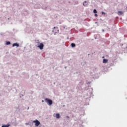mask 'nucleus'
Here are the masks:
<instances>
[{"label": "nucleus", "mask_w": 127, "mask_h": 127, "mask_svg": "<svg viewBox=\"0 0 127 127\" xmlns=\"http://www.w3.org/2000/svg\"><path fill=\"white\" fill-rule=\"evenodd\" d=\"M45 101L46 102V103H47V104H48V105H49V106H51V105L53 104V102L52 101V100L48 98H46Z\"/></svg>", "instance_id": "obj_1"}, {"label": "nucleus", "mask_w": 127, "mask_h": 127, "mask_svg": "<svg viewBox=\"0 0 127 127\" xmlns=\"http://www.w3.org/2000/svg\"><path fill=\"white\" fill-rule=\"evenodd\" d=\"M33 123H34L35 124V126L36 127H38V126L40 125V122L38 120H34L33 121Z\"/></svg>", "instance_id": "obj_2"}, {"label": "nucleus", "mask_w": 127, "mask_h": 127, "mask_svg": "<svg viewBox=\"0 0 127 127\" xmlns=\"http://www.w3.org/2000/svg\"><path fill=\"white\" fill-rule=\"evenodd\" d=\"M37 47L39 48L40 50H42V49H43V47H44V45L43 43H40L39 45H38Z\"/></svg>", "instance_id": "obj_3"}, {"label": "nucleus", "mask_w": 127, "mask_h": 127, "mask_svg": "<svg viewBox=\"0 0 127 127\" xmlns=\"http://www.w3.org/2000/svg\"><path fill=\"white\" fill-rule=\"evenodd\" d=\"M59 30H58V28L54 27L53 30V32H55V33H57Z\"/></svg>", "instance_id": "obj_4"}, {"label": "nucleus", "mask_w": 127, "mask_h": 127, "mask_svg": "<svg viewBox=\"0 0 127 127\" xmlns=\"http://www.w3.org/2000/svg\"><path fill=\"white\" fill-rule=\"evenodd\" d=\"M14 46H16L17 47H18L19 46V44L17 43H14L12 44V47H14Z\"/></svg>", "instance_id": "obj_5"}, {"label": "nucleus", "mask_w": 127, "mask_h": 127, "mask_svg": "<svg viewBox=\"0 0 127 127\" xmlns=\"http://www.w3.org/2000/svg\"><path fill=\"white\" fill-rule=\"evenodd\" d=\"M103 63H104V64L108 63V60L105 59H103Z\"/></svg>", "instance_id": "obj_6"}, {"label": "nucleus", "mask_w": 127, "mask_h": 127, "mask_svg": "<svg viewBox=\"0 0 127 127\" xmlns=\"http://www.w3.org/2000/svg\"><path fill=\"white\" fill-rule=\"evenodd\" d=\"M56 118L57 119H60V114L57 113L56 114Z\"/></svg>", "instance_id": "obj_7"}, {"label": "nucleus", "mask_w": 127, "mask_h": 127, "mask_svg": "<svg viewBox=\"0 0 127 127\" xmlns=\"http://www.w3.org/2000/svg\"><path fill=\"white\" fill-rule=\"evenodd\" d=\"M83 5L84 6H87L88 5V3H87V1H85L83 2Z\"/></svg>", "instance_id": "obj_8"}, {"label": "nucleus", "mask_w": 127, "mask_h": 127, "mask_svg": "<svg viewBox=\"0 0 127 127\" xmlns=\"http://www.w3.org/2000/svg\"><path fill=\"white\" fill-rule=\"evenodd\" d=\"M123 13H124L123 12V11H119L118 12V14H119V15H121L123 14Z\"/></svg>", "instance_id": "obj_9"}, {"label": "nucleus", "mask_w": 127, "mask_h": 127, "mask_svg": "<svg viewBox=\"0 0 127 127\" xmlns=\"http://www.w3.org/2000/svg\"><path fill=\"white\" fill-rule=\"evenodd\" d=\"M9 126L10 125L9 124H7L6 125H3V126H2V127H9Z\"/></svg>", "instance_id": "obj_10"}, {"label": "nucleus", "mask_w": 127, "mask_h": 127, "mask_svg": "<svg viewBox=\"0 0 127 127\" xmlns=\"http://www.w3.org/2000/svg\"><path fill=\"white\" fill-rule=\"evenodd\" d=\"M75 46H76V45L75 44H74V43L71 44L72 47H75Z\"/></svg>", "instance_id": "obj_11"}, {"label": "nucleus", "mask_w": 127, "mask_h": 127, "mask_svg": "<svg viewBox=\"0 0 127 127\" xmlns=\"http://www.w3.org/2000/svg\"><path fill=\"white\" fill-rule=\"evenodd\" d=\"M93 12L94 13H97L98 12L97 11V10H96L95 9H94L93 10Z\"/></svg>", "instance_id": "obj_12"}, {"label": "nucleus", "mask_w": 127, "mask_h": 127, "mask_svg": "<svg viewBox=\"0 0 127 127\" xmlns=\"http://www.w3.org/2000/svg\"><path fill=\"white\" fill-rule=\"evenodd\" d=\"M10 44V42H6V45H9Z\"/></svg>", "instance_id": "obj_13"}, {"label": "nucleus", "mask_w": 127, "mask_h": 127, "mask_svg": "<svg viewBox=\"0 0 127 127\" xmlns=\"http://www.w3.org/2000/svg\"><path fill=\"white\" fill-rule=\"evenodd\" d=\"M102 14H106V13L105 12H102Z\"/></svg>", "instance_id": "obj_14"}, {"label": "nucleus", "mask_w": 127, "mask_h": 127, "mask_svg": "<svg viewBox=\"0 0 127 127\" xmlns=\"http://www.w3.org/2000/svg\"><path fill=\"white\" fill-rule=\"evenodd\" d=\"M95 16L97 17V16H98V14H95Z\"/></svg>", "instance_id": "obj_15"}, {"label": "nucleus", "mask_w": 127, "mask_h": 127, "mask_svg": "<svg viewBox=\"0 0 127 127\" xmlns=\"http://www.w3.org/2000/svg\"><path fill=\"white\" fill-rule=\"evenodd\" d=\"M26 125L27 126L28 125V123H26Z\"/></svg>", "instance_id": "obj_16"}, {"label": "nucleus", "mask_w": 127, "mask_h": 127, "mask_svg": "<svg viewBox=\"0 0 127 127\" xmlns=\"http://www.w3.org/2000/svg\"><path fill=\"white\" fill-rule=\"evenodd\" d=\"M42 103H43V102H44V100H42Z\"/></svg>", "instance_id": "obj_17"}, {"label": "nucleus", "mask_w": 127, "mask_h": 127, "mask_svg": "<svg viewBox=\"0 0 127 127\" xmlns=\"http://www.w3.org/2000/svg\"><path fill=\"white\" fill-rule=\"evenodd\" d=\"M68 119H69V116H66Z\"/></svg>", "instance_id": "obj_18"}, {"label": "nucleus", "mask_w": 127, "mask_h": 127, "mask_svg": "<svg viewBox=\"0 0 127 127\" xmlns=\"http://www.w3.org/2000/svg\"><path fill=\"white\" fill-rule=\"evenodd\" d=\"M103 58H104V57H103Z\"/></svg>", "instance_id": "obj_19"}]
</instances>
